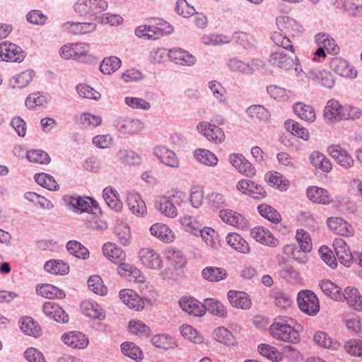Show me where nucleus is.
Masks as SVG:
<instances>
[{"instance_id": "17", "label": "nucleus", "mask_w": 362, "mask_h": 362, "mask_svg": "<svg viewBox=\"0 0 362 362\" xmlns=\"http://www.w3.org/2000/svg\"><path fill=\"white\" fill-rule=\"evenodd\" d=\"M330 66L337 74L341 76L354 78L357 76V72L352 66L341 57H334L330 62Z\"/></svg>"}, {"instance_id": "30", "label": "nucleus", "mask_w": 362, "mask_h": 362, "mask_svg": "<svg viewBox=\"0 0 362 362\" xmlns=\"http://www.w3.org/2000/svg\"><path fill=\"white\" fill-rule=\"evenodd\" d=\"M308 199L313 202L329 204L332 202V198L329 192L322 188L310 187L306 192Z\"/></svg>"}, {"instance_id": "47", "label": "nucleus", "mask_w": 362, "mask_h": 362, "mask_svg": "<svg viewBox=\"0 0 362 362\" xmlns=\"http://www.w3.org/2000/svg\"><path fill=\"white\" fill-rule=\"evenodd\" d=\"M117 157L120 162L128 165H139L141 162V158L132 150L121 149L117 153Z\"/></svg>"}, {"instance_id": "14", "label": "nucleus", "mask_w": 362, "mask_h": 362, "mask_svg": "<svg viewBox=\"0 0 362 362\" xmlns=\"http://www.w3.org/2000/svg\"><path fill=\"white\" fill-rule=\"evenodd\" d=\"M328 152L338 164L346 169L350 168L354 164V160L351 156L345 149L338 145L329 146Z\"/></svg>"}, {"instance_id": "57", "label": "nucleus", "mask_w": 362, "mask_h": 362, "mask_svg": "<svg viewBox=\"0 0 362 362\" xmlns=\"http://www.w3.org/2000/svg\"><path fill=\"white\" fill-rule=\"evenodd\" d=\"M246 112L250 117L260 121H267L270 116L269 111L260 105H250L247 108Z\"/></svg>"}, {"instance_id": "39", "label": "nucleus", "mask_w": 362, "mask_h": 362, "mask_svg": "<svg viewBox=\"0 0 362 362\" xmlns=\"http://www.w3.org/2000/svg\"><path fill=\"white\" fill-rule=\"evenodd\" d=\"M322 292L335 300H341L342 292L339 286L330 280H323L320 283Z\"/></svg>"}, {"instance_id": "29", "label": "nucleus", "mask_w": 362, "mask_h": 362, "mask_svg": "<svg viewBox=\"0 0 362 362\" xmlns=\"http://www.w3.org/2000/svg\"><path fill=\"white\" fill-rule=\"evenodd\" d=\"M342 296L341 301L346 300L347 303L354 310L358 311L362 310V296L357 288L347 287L342 292Z\"/></svg>"}, {"instance_id": "2", "label": "nucleus", "mask_w": 362, "mask_h": 362, "mask_svg": "<svg viewBox=\"0 0 362 362\" xmlns=\"http://www.w3.org/2000/svg\"><path fill=\"white\" fill-rule=\"evenodd\" d=\"M185 198L186 194L184 192L172 189L156 199L155 207L160 214L173 218L177 216V206Z\"/></svg>"}, {"instance_id": "25", "label": "nucleus", "mask_w": 362, "mask_h": 362, "mask_svg": "<svg viewBox=\"0 0 362 362\" xmlns=\"http://www.w3.org/2000/svg\"><path fill=\"white\" fill-rule=\"evenodd\" d=\"M103 252L112 262L115 264H123L126 255L124 250L112 243H105L103 247Z\"/></svg>"}, {"instance_id": "51", "label": "nucleus", "mask_w": 362, "mask_h": 362, "mask_svg": "<svg viewBox=\"0 0 362 362\" xmlns=\"http://www.w3.org/2000/svg\"><path fill=\"white\" fill-rule=\"evenodd\" d=\"M121 64L120 59L117 57H105L100 64V69L105 74H110L116 71L120 67Z\"/></svg>"}, {"instance_id": "11", "label": "nucleus", "mask_w": 362, "mask_h": 362, "mask_svg": "<svg viewBox=\"0 0 362 362\" xmlns=\"http://www.w3.org/2000/svg\"><path fill=\"white\" fill-rule=\"evenodd\" d=\"M219 217L226 223L238 229H245L248 227L246 218L240 213L228 209H223L219 211Z\"/></svg>"}, {"instance_id": "15", "label": "nucleus", "mask_w": 362, "mask_h": 362, "mask_svg": "<svg viewBox=\"0 0 362 362\" xmlns=\"http://www.w3.org/2000/svg\"><path fill=\"white\" fill-rule=\"evenodd\" d=\"M276 24L284 35L294 37L300 34L303 30V27L296 20L288 16H280L276 19Z\"/></svg>"}, {"instance_id": "22", "label": "nucleus", "mask_w": 362, "mask_h": 362, "mask_svg": "<svg viewBox=\"0 0 362 362\" xmlns=\"http://www.w3.org/2000/svg\"><path fill=\"white\" fill-rule=\"evenodd\" d=\"M227 296L230 303L234 308L247 310L251 307V299L245 292L230 290L228 292Z\"/></svg>"}, {"instance_id": "7", "label": "nucleus", "mask_w": 362, "mask_h": 362, "mask_svg": "<svg viewBox=\"0 0 362 362\" xmlns=\"http://www.w3.org/2000/svg\"><path fill=\"white\" fill-rule=\"evenodd\" d=\"M115 129L123 134L134 135L141 132L144 127V123L137 118L121 116L114 121Z\"/></svg>"}, {"instance_id": "53", "label": "nucleus", "mask_w": 362, "mask_h": 362, "mask_svg": "<svg viewBox=\"0 0 362 362\" xmlns=\"http://www.w3.org/2000/svg\"><path fill=\"white\" fill-rule=\"evenodd\" d=\"M34 76L33 71L26 70L13 78L11 83L13 88H23L30 83Z\"/></svg>"}, {"instance_id": "21", "label": "nucleus", "mask_w": 362, "mask_h": 362, "mask_svg": "<svg viewBox=\"0 0 362 362\" xmlns=\"http://www.w3.org/2000/svg\"><path fill=\"white\" fill-rule=\"evenodd\" d=\"M182 310L189 315L203 316L204 315V303H202L194 298H182L179 300Z\"/></svg>"}, {"instance_id": "37", "label": "nucleus", "mask_w": 362, "mask_h": 362, "mask_svg": "<svg viewBox=\"0 0 362 362\" xmlns=\"http://www.w3.org/2000/svg\"><path fill=\"white\" fill-rule=\"evenodd\" d=\"M293 109L295 114L301 119L308 122H313L315 120V112L312 106L298 102L293 105Z\"/></svg>"}, {"instance_id": "35", "label": "nucleus", "mask_w": 362, "mask_h": 362, "mask_svg": "<svg viewBox=\"0 0 362 362\" xmlns=\"http://www.w3.org/2000/svg\"><path fill=\"white\" fill-rule=\"evenodd\" d=\"M103 197L107 205L116 211H120L122 209V202L119 199L117 192L111 187H107L103 189Z\"/></svg>"}, {"instance_id": "41", "label": "nucleus", "mask_w": 362, "mask_h": 362, "mask_svg": "<svg viewBox=\"0 0 362 362\" xmlns=\"http://www.w3.org/2000/svg\"><path fill=\"white\" fill-rule=\"evenodd\" d=\"M44 269L52 274L64 275L69 272V264L60 259H51L46 262Z\"/></svg>"}, {"instance_id": "43", "label": "nucleus", "mask_w": 362, "mask_h": 362, "mask_svg": "<svg viewBox=\"0 0 362 362\" xmlns=\"http://www.w3.org/2000/svg\"><path fill=\"white\" fill-rule=\"evenodd\" d=\"M314 341L317 345L331 350H337L339 347V343L324 332H317L314 335Z\"/></svg>"}, {"instance_id": "32", "label": "nucleus", "mask_w": 362, "mask_h": 362, "mask_svg": "<svg viewBox=\"0 0 362 362\" xmlns=\"http://www.w3.org/2000/svg\"><path fill=\"white\" fill-rule=\"evenodd\" d=\"M127 205L132 214L143 216L146 213L145 202L136 193L128 194L127 197Z\"/></svg>"}, {"instance_id": "54", "label": "nucleus", "mask_w": 362, "mask_h": 362, "mask_svg": "<svg viewBox=\"0 0 362 362\" xmlns=\"http://www.w3.org/2000/svg\"><path fill=\"white\" fill-rule=\"evenodd\" d=\"M35 180L39 185L49 190L56 191L59 189V185L57 183L54 178L49 174L43 173L36 174L35 175Z\"/></svg>"}, {"instance_id": "3", "label": "nucleus", "mask_w": 362, "mask_h": 362, "mask_svg": "<svg viewBox=\"0 0 362 362\" xmlns=\"http://www.w3.org/2000/svg\"><path fill=\"white\" fill-rule=\"evenodd\" d=\"M291 319L287 317H277L269 327L271 335L277 339L288 342L296 343L299 341L298 332L291 325Z\"/></svg>"}, {"instance_id": "18", "label": "nucleus", "mask_w": 362, "mask_h": 362, "mask_svg": "<svg viewBox=\"0 0 362 362\" xmlns=\"http://www.w3.org/2000/svg\"><path fill=\"white\" fill-rule=\"evenodd\" d=\"M154 156L164 165L171 168L180 166L179 160L175 153L165 146H157L153 150Z\"/></svg>"}, {"instance_id": "50", "label": "nucleus", "mask_w": 362, "mask_h": 362, "mask_svg": "<svg viewBox=\"0 0 362 362\" xmlns=\"http://www.w3.org/2000/svg\"><path fill=\"white\" fill-rule=\"evenodd\" d=\"M121 350L124 355L136 361H141L143 352L139 346L132 342H124L121 344Z\"/></svg>"}, {"instance_id": "42", "label": "nucleus", "mask_w": 362, "mask_h": 362, "mask_svg": "<svg viewBox=\"0 0 362 362\" xmlns=\"http://www.w3.org/2000/svg\"><path fill=\"white\" fill-rule=\"evenodd\" d=\"M36 291L38 294L47 298L62 299L65 297V293L62 290L48 284L37 286Z\"/></svg>"}, {"instance_id": "36", "label": "nucleus", "mask_w": 362, "mask_h": 362, "mask_svg": "<svg viewBox=\"0 0 362 362\" xmlns=\"http://www.w3.org/2000/svg\"><path fill=\"white\" fill-rule=\"evenodd\" d=\"M226 243L239 252L247 254L250 252L248 243L238 233H228L226 238Z\"/></svg>"}, {"instance_id": "45", "label": "nucleus", "mask_w": 362, "mask_h": 362, "mask_svg": "<svg viewBox=\"0 0 362 362\" xmlns=\"http://www.w3.org/2000/svg\"><path fill=\"white\" fill-rule=\"evenodd\" d=\"M259 214L264 218L272 223H278L281 221V216L279 211L270 205L262 204L257 206Z\"/></svg>"}, {"instance_id": "27", "label": "nucleus", "mask_w": 362, "mask_h": 362, "mask_svg": "<svg viewBox=\"0 0 362 362\" xmlns=\"http://www.w3.org/2000/svg\"><path fill=\"white\" fill-rule=\"evenodd\" d=\"M308 74L311 80L316 81L325 88H331L334 85V76L329 71L311 69L308 70Z\"/></svg>"}, {"instance_id": "58", "label": "nucleus", "mask_w": 362, "mask_h": 362, "mask_svg": "<svg viewBox=\"0 0 362 362\" xmlns=\"http://www.w3.org/2000/svg\"><path fill=\"white\" fill-rule=\"evenodd\" d=\"M265 180L272 186H276L281 191H286L288 189V181L283 180L282 175L277 172L266 173Z\"/></svg>"}, {"instance_id": "12", "label": "nucleus", "mask_w": 362, "mask_h": 362, "mask_svg": "<svg viewBox=\"0 0 362 362\" xmlns=\"http://www.w3.org/2000/svg\"><path fill=\"white\" fill-rule=\"evenodd\" d=\"M344 106L335 99H330L327 101L324 111L323 116L327 123H334L343 120Z\"/></svg>"}, {"instance_id": "5", "label": "nucleus", "mask_w": 362, "mask_h": 362, "mask_svg": "<svg viewBox=\"0 0 362 362\" xmlns=\"http://www.w3.org/2000/svg\"><path fill=\"white\" fill-rule=\"evenodd\" d=\"M297 302L300 310L308 315H315L320 310V303L317 296L310 290L298 293Z\"/></svg>"}, {"instance_id": "10", "label": "nucleus", "mask_w": 362, "mask_h": 362, "mask_svg": "<svg viewBox=\"0 0 362 362\" xmlns=\"http://www.w3.org/2000/svg\"><path fill=\"white\" fill-rule=\"evenodd\" d=\"M139 257L142 264L151 269H160L163 261L160 255L153 249L145 247L140 250Z\"/></svg>"}, {"instance_id": "40", "label": "nucleus", "mask_w": 362, "mask_h": 362, "mask_svg": "<svg viewBox=\"0 0 362 362\" xmlns=\"http://www.w3.org/2000/svg\"><path fill=\"white\" fill-rule=\"evenodd\" d=\"M202 274L204 279L211 282L219 281L228 276L227 272L224 269L216 267L204 268L202 270Z\"/></svg>"}, {"instance_id": "13", "label": "nucleus", "mask_w": 362, "mask_h": 362, "mask_svg": "<svg viewBox=\"0 0 362 362\" xmlns=\"http://www.w3.org/2000/svg\"><path fill=\"white\" fill-rule=\"evenodd\" d=\"M168 57L177 64L191 66L196 64V57L188 51L181 48H173L168 51Z\"/></svg>"}, {"instance_id": "33", "label": "nucleus", "mask_w": 362, "mask_h": 362, "mask_svg": "<svg viewBox=\"0 0 362 362\" xmlns=\"http://www.w3.org/2000/svg\"><path fill=\"white\" fill-rule=\"evenodd\" d=\"M22 332L34 337H38L42 334L40 326L32 317L28 316L23 317L19 320Z\"/></svg>"}, {"instance_id": "16", "label": "nucleus", "mask_w": 362, "mask_h": 362, "mask_svg": "<svg viewBox=\"0 0 362 362\" xmlns=\"http://www.w3.org/2000/svg\"><path fill=\"white\" fill-rule=\"evenodd\" d=\"M62 339L64 344L73 349H83L88 345L86 336L81 332H69L63 334Z\"/></svg>"}, {"instance_id": "48", "label": "nucleus", "mask_w": 362, "mask_h": 362, "mask_svg": "<svg viewBox=\"0 0 362 362\" xmlns=\"http://www.w3.org/2000/svg\"><path fill=\"white\" fill-rule=\"evenodd\" d=\"M310 160L315 167L321 169L324 172L328 173L332 168L329 160L320 152H313L310 156Z\"/></svg>"}, {"instance_id": "19", "label": "nucleus", "mask_w": 362, "mask_h": 362, "mask_svg": "<svg viewBox=\"0 0 362 362\" xmlns=\"http://www.w3.org/2000/svg\"><path fill=\"white\" fill-rule=\"evenodd\" d=\"M43 313L49 318L54 319L58 322L65 323L69 320V315L58 304L52 301L44 303Z\"/></svg>"}, {"instance_id": "4", "label": "nucleus", "mask_w": 362, "mask_h": 362, "mask_svg": "<svg viewBox=\"0 0 362 362\" xmlns=\"http://www.w3.org/2000/svg\"><path fill=\"white\" fill-rule=\"evenodd\" d=\"M155 25H140L135 29V35L139 37H143L148 40L158 39L164 34H170L173 31V28L167 25L166 22H161Z\"/></svg>"}, {"instance_id": "8", "label": "nucleus", "mask_w": 362, "mask_h": 362, "mask_svg": "<svg viewBox=\"0 0 362 362\" xmlns=\"http://www.w3.org/2000/svg\"><path fill=\"white\" fill-rule=\"evenodd\" d=\"M25 57V52L16 44L7 42L0 43V61L21 62Z\"/></svg>"}, {"instance_id": "49", "label": "nucleus", "mask_w": 362, "mask_h": 362, "mask_svg": "<svg viewBox=\"0 0 362 362\" xmlns=\"http://www.w3.org/2000/svg\"><path fill=\"white\" fill-rule=\"evenodd\" d=\"M151 342L155 346L165 350L174 349L177 346L175 339L167 334L155 335L152 337Z\"/></svg>"}, {"instance_id": "64", "label": "nucleus", "mask_w": 362, "mask_h": 362, "mask_svg": "<svg viewBox=\"0 0 362 362\" xmlns=\"http://www.w3.org/2000/svg\"><path fill=\"white\" fill-rule=\"evenodd\" d=\"M166 258L171 262L175 267H182L186 263V259L182 255L181 251L174 247H168L165 250Z\"/></svg>"}, {"instance_id": "52", "label": "nucleus", "mask_w": 362, "mask_h": 362, "mask_svg": "<svg viewBox=\"0 0 362 362\" xmlns=\"http://www.w3.org/2000/svg\"><path fill=\"white\" fill-rule=\"evenodd\" d=\"M285 126L288 131L293 135L296 136L305 141L308 140L310 134L308 131L301 124L293 120H286Z\"/></svg>"}, {"instance_id": "34", "label": "nucleus", "mask_w": 362, "mask_h": 362, "mask_svg": "<svg viewBox=\"0 0 362 362\" xmlns=\"http://www.w3.org/2000/svg\"><path fill=\"white\" fill-rule=\"evenodd\" d=\"M204 314L206 311L211 314L220 317H227V310L223 303L215 298H206L204 300Z\"/></svg>"}, {"instance_id": "1", "label": "nucleus", "mask_w": 362, "mask_h": 362, "mask_svg": "<svg viewBox=\"0 0 362 362\" xmlns=\"http://www.w3.org/2000/svg\"><path fill=\"white\" fill-rule=\"evenodd\" d=\"M271 38L277 46L288 50L290 53L286 54L281 51L274 52L269 56V62L272 65L285 70L291 69L298 60L295 54L291 40L288 36L283 35L282 33L279 32L274 33Z\"/></svg>"}, {"instance_id": "9", "label": "nucleus", "mask_w": 362, "mask_h": 362, "mask_svg": "<svg viewBox=\"0 0 362 362\" xmlns=\"http://www.w3.org/2000/svg\"><path fill=\"white\" fill-rule=\"evenodd\" d=\"M197 131L202 134L208 140L215 144H221L225 140V134L221 128L207 122H199L197 126Z\"/></svg>"}, {"instance_id": "61", "label": "nucleus", "mask_w": 362, "mask_h": 362, "mask_svg": "<svg viewBox=\"0 0 362 362\" xmlns=\"http://www.w3.org/2000/svg\"><path fill=\"white\" fill-rule=\"evenodd\" d=\"M181 334L186 339L196 344H201L204 341V338L200 335L197 329L188 325H183L180 327Z\"/></svg>"}, {"instance_id": "63", "label": "nucleus", "mask_w": 362, "mask_h": 362, "mask_svg": "<svg viewBox=\"0 0 362 362\" xmlns=\"http://www.w3.org/2000/svg\"><path fill=\"white\" fill-rule=\"evenodd\" d=\"M181 225L184 229L194 235H199L202 225L192 216H184L180 220Z\"/></svg>"}, {"instance_id": "6", "label": "nucleus", "mask_w": 362, "mask_h": 362, "mask_svg": "<svg viewBox=\"0 0 362 362\" xmlns=\"http://www.w3.org/2000/svg\"><path fill=\"white\" fill-rule=\"evenodd\" d=\"M64 201L76 213L92 212L95 214L96 212L93 211V209L100 210L98 202L88 197L66 196L64 197Z\"/></svg>"}, {"instance_id": "24", "label": "nucleus", "mask_w": 362, "mask_h": 362, "mask_svg": "<svg viewBox=\"0 0 362 362\" xmlns=\"http://www.w3.org/2000/svg\"><path fill=\"white\" fill-rule=\"evenodd\" d=\"M119 296L122 302L129 308L140 310L144 308V300L132 290H121Z\"/></svg>"}, {"instance_id": "62", "label": "nucleus", "mask_w": 362, "mask_h": 362, "mask_svg": "<svg viewBox=\"0 0 362 362\" xmlns=\"http://www.w3.org/2000/svg\"><path fill=\"white\" fill-rule=\"evenodd\" d=\"M79 124L84 128H93L99 126L102 122V117L84 112L78 118Z\"/></svg>"}, {"instance_id": "55", "label": "nucleus", "mask_w": 362, "mask_h": 362, "mask_svg": "<svg viewBox=\"0 0 362 362\" xmlns=\"http://www.w3.org/2000/svg\"><path fill=\"white\" fill-rule=\"evenodd\" d=\"M300 249L304 253L310 252L312 250V241L310 234L303 229H298L296 235Z\"/></svg>"}, {"instance_id": "56", "label": "nucleus", "mask_w": 362, "mask_h": 362, "mask_svg": "<svg viewBox=\"0 0 362 362\" xmlns=\"http://www.w3.org/2000/svg\"><path fill=\"white\" fill-rule=\"evenodd\" d=\"M88 286L91 291L100 296H105L107 293V288L104 285L101 277L98 275L89 277Z\"/></svg>"}, {"instance_id": "26", "label": "nucleus", "mask_w": 362, "mask_h": 362, "mask_svg": "<svg viewBox=\"0 0 362 362\" xmlns=\"http://www.w3.org/2000/svg\"><path fill=\"white\" fill-rule=\"evenodd\" d=\"M63 29L72 35H85L93 32L96 24L93 23L66 22L62 25Z\"/></svg>"}, {"instance_id": "46", "label": "nucleus", "mask_w": 362, "mask_h": 362, "mask_svg": "<svg viewBox=\"0 0 362 362\" xmlns=\"http://www.w3.org/2000/svg\"><path fill=\"white\" fill-rule=\"evenodd\" d=\"M66 249L71 255L77 258L86 259L89 257V250L76 240H69L66 243Z\"/></svg>"}, {"instance_id": "23", "label": "nucleus", "mask_w": 362, "mask_h": 362, "mask_svg": "<svg viewBox=\"0 0 362 362\" xmlns=\"http://www.w3.org/2000/svg\"><path fill=\"white\" fill-rule=\"evenodd\" d=\"M327 224L332 230L340 235L349 237L354 235L351 226L341 218H329Z\"/></svg>"}, {"instance_id": "31", "label": "nucleus", "mask_w": 362, "mask_h": 362, "mask_svg": "<svg viewBox=\"0 0 362 362\" xmlns=\"http://www.w3.org/2000/svg\"><path fill=\"white\" fill-rule=\"evenodd\" d=\"M118 273L129 281H134L138 283L145 281V276L141 274V271L129 264H120L118 267Z\"/></svg>"}, {"instance_id": "38", "label": "nucleus", "mask_w": 362, "mask_h": 362, "mask_svg": "<svg viewBox=\"0 0 362 362\" xmlns=\"http://www.w3.org/2000/svg\"><path fill=\"white\" fill-rule=\"evenodd\" d=\"M194 157L199 163L210 167L216 166L218 160L214 153L205 148H198L195 150Z\"/></svg>"}, {"instance_id": "60", "label": "nucleus", "mask_w": 362, "mask_h": 362, "mask_svg": "<svg viewBox=\"0 0 362 362\" xmlns=\"http://www.w3.org/2000/svg\"><path fill=\"white\" fill-rule=\"evenodd\" d=\"M214 337L217 341L228 346L233 344L235 342L232 332L223 327L214 330Z\"/></svg>"}, {"instance_id": "28", "label": "nucleus", "mask_w": 362, "mask_h": 362, "mask_svg": "<svg viewBox=\"0 0 362 362\" xmlns=\"http://www.w3.org/2000/svg\"><path fill=\"white\" fill-rule=\"evenodd\" d=\"M151 234L164 243H172L175 240L173 231L165 224L155 223L150 228Z\"/></svg>"}, {"instance_id": "44", "label": "nucleus", "mask_w": 362, "mask_h": 362, "mask_svg": "<svg viewBox=\"0 0 362 362\" xmlns=\"http://www.w3.org/2000/svg\"><path fill=\"white\" fill-rule=\"evenodd\" d=\"M267 90L270 96L276 100L286 101L294 99V93L293 91L278 86L271 85L267 87Z\"/></svg>"}, {"instance_id": "59", "label": "nucleus", "mask_w": 362, "mask_h": 362, "mask_svg": "<svg viewBox=\"0 0 362 362\" xmlns=\"http://www.w3.org/2000/svg\"><path fill=\"white\" fill-rule=\"evenodd\" d=\"M199 235H200L203 240L211 247L216 248L218 246L219 243L216 232L211 228H201L199 231Z\"/></svg>"}, {"instance_id": "20", "label": "nucleus", "mask_w": 362, "mask_h": 362, "mask_svg": "<svg viewBox=\"0 0 362 362\" xmlns=\"http://www.w3.org/2000/svg\"><path fill=\"white\" fill-rule=\"evenodd\" d=\"M251 236L257 242L271 247H276L279 240L275 238L272 233L263 227H255L250 230Z\"/></svg>"}]
</instances>
